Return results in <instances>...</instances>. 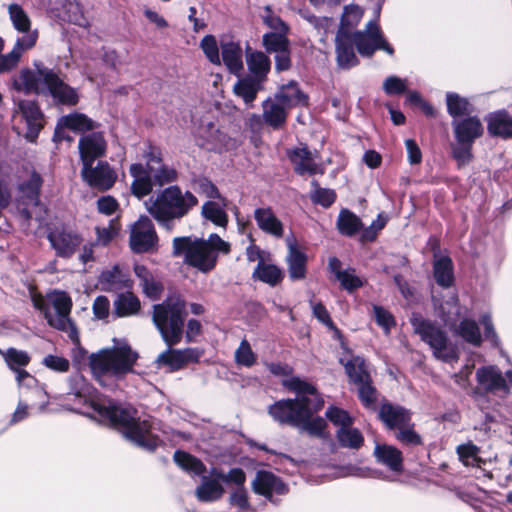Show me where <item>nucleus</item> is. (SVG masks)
<instances>
[{
    "label": "nucleus",
    "instance_id": "bf43d9fd",
    "mask_svg": "<svg viewBox=\"0 0 512 512\" xmlns=\"http://www.w3.org/2000/svg\"><path fill=\"white\" fill-rule=\"evenodd\" d=\"M174 460L181 468L187 471H191L195 474H201L205 470V467L201 461L186 452H175Z\"/></svg>",
    "mask_w": 512,
    "mask_h": 512
},
{
    "label": "nucleus",
    "instance_id": "7c9ffc66",
    "mask_svg": "<svg viewBox=\"0 0 512 512\" xmlns=\"http://www.w3.org/2000/svg\"><path fill=\"white\" fill-rule=\"evenodd\" d=\"M16 380L20 390H31L38 398V401L33 403L40 411H43L48 404V395L44 388L39 385L35 377L30 375L27 371L18 372Z\"/></svg>",
    "mask_w": 512,
    "mask_h": 512
},
{
    "label": "nucleus",
    "instance_id": "423d86ee",
    "mask_svg": "<svg viewBox=\"0 0 512 512\" xmlns=\"http://www.w3.org/2000/svg\"><path fill=\"white\" fill-rule=\"evenodd\" d=\"M33 305L40 310L48 324L58 330L65 331L73 341H78V332L70 319L72 299L63 291L48 293L44 298L34 295Z\"/></svg>",
    "mask_w": 512,
    "mask_h": 512
},
{
    "label": "nucleus",
    "instance_id": "2f4dec72",
    "mask_svg": "<svg viewBox=\"0 0 512 512\" xmlns=\"http://www.w3.org/2000/svg\"><path fill=\"white\" fill-rule=\"evenodd\" d=\"M260 80L251 76H240L233 86V92L236 96L242 98L245 104H252L257 94L262 90Z\"/></svg>",
    "mask_w": 512,
    "mask_h": 512
},
{
    "label": "nucleus",
    "instance_id": "9b49d317",
    "mask_svg": "<svg viewBox=\"0 0 512 512\" xmlns=\"http://www.w3.org/2000/svg\"><path fill=\"white\" fill-rule=\"evenodd\" d=\"M351 38L361 56L370 57L376 50H383L389 55L394 53L375 21L368 22L364 30L355 32Z\"/></svg>",
    "mask_w": 512,
    "mask_h": 512
},
{
    "label": "nucleus",
    "instance_id": "9d476101",
    "mask_svg": "<svg viewBox=\"0 0 512 512\" xmlns=\"http://www.w3.org/2000/svg\"><path fill=\"white\" fill-rule=\"evenodd\" d=\"M158 246V235L151 219L141 215L129 226V247L134 253L154 251Z\"/></svg>",
    "mask_w": 512,
    "mask_h": 512
},
{
    "label": "nucleus",
    "instance_id": "0e129e2a",
    "mask_svg": "<svg viewBox=\"0 0 512 512\" xmlns=\"http://www.w3.org/2000/svg\"><path fill=\"white\" fill-rule=\"evenodd\" d=\"M64 8L60 11L68 21L73 22L79 26H86L87 20L85 19L79 4L75 0H66Z\"/></svg>",
    "mask_w": 512,
    "mask_h": 512
},
{
    "label": "nucleus",
    "instance_id": "de8ad7c7",
    "mask_svg": "<svg viewBox=\"0 0 512 512\" xmlns=\"http://www.w3.org/2000/svg\"><path fill=\"white\" fill-rule=\"evenodd\" d=\"M362 226L361 220L349 210H342L337 219V228L339 232L346 236H353Z\"/></svg>",
    "mask_w": 512,
    "mask_h": 512
},
{
    "label": "nucleus",
    "instance_id": "72a5a7b5",
    "mask_svg": "<svg viewBox=\"0 0 512 512\" xmlns=\"http://www.w3.org/2000/svg\"><path fill=\"white\" fill-rule=\"evenodd\" d=\"M226 207L227 200L225 198L220 199L218 202L209 200L202 205L201 214L214 225L226 228L228 224V215L225 211Z\"/></svg>",
    "mask_w": 512,
    "mask_h": 512
},
{
    "label": "nucleus",
    "instance_id": "f257e3e1",
    "mask_svg": "<svg viewBox=\"0 0 512 512\" xmlns=\"http://www.w3.org/2000/svg\"><path fill=\"white\" fill-rule=\"evenodd\" d=\"M74 380L78 386V390L72 393L78 400L75 411L118 427L125 438L140 447L153 450L159 444L160 439L149 419L137 417L133 408L119 407L111 400L95 399L91 387L82 377Z\"/></svg>",
    "mask_w": 512,
    "mask_h": 512
},
{
    "label": "nucleus",
    "instance_id": "412c9836",
    "mask_svg": "<svg viewBox=\"0 0 512 512\" xmlns=\"http://www.w3.org/2000/svg\"><path fill=\"white\" fill-rule=\"evenodd\" d=\"M48 239L60 257H70L82 243L79 235L68 231H54L49 234Z\"/></svg>",
    "mask_w": 512,
    "mask_h": 512
},
{
    "label": "nucleus",
    "instance_id": "774afa93",
    "mask_svg": "<svg viewBox=\"0 0 512 512\" xmlns=\"http://www.w3.org/2000/svg\"><path fill=\"white\" fill-rule=\"evenodd\" d=\"M326 417L339 428H346L353 424V418L348 412L338 407L328 408Z\"/></svg>",
    "mask_w": 512,
    "mask_h": 512
},
{
    "label": "nucleus",
    "instance_id": "4be33fe9",
    "mask_svg": "<svg viewBox=\"0 0 512 512\" xmlns=\"http://www.w3.org/2000/svg\"><path fill=\"white\" fill-rule=\"evenodd\" d=\"M130 174L133 178L131 191L137 198H143L149 195L153 189V175L150 168H145L142 164H132Z\"/></svg>",
    "mask_w": 512,
    "mask_h": 512
},
{
    "label": "nucleus",
    "instance_id": "3c124183",
    "mask_svg": "<svg viewBox=\"0 0 512 512\" xmlns=\"http://www.w3.org/2000/svg\"><path fill=\"white\" fill-rule=\"evenodd\" d=\"M42 179L39 174L33 172L27 181L20 184L19 189L23 194V197L29 201V204L37 206L39 203L38 195Z\"/></svg>",
    "mask_w": 512,
    "mask_h": 512
},
{
    "label": "nucleus",
    "instance_id": "7ed1b4c3",
    "mask_svg": "<svg viewBox=\"0 0 512 512\" xmlns=\"http://www.w3.org/2000/svg\"><path fill=\"white\" fill-rule=\"evenodd\" d=\"M113 344L112 347L100 349L89 356L91 372L100 383L105 377L121 380L135 372L138 352L124 339L114 338Z\"/></svg>",
    "mask_w": 512,
    "mask_h": 512
},
{
    "label": "nucleus",
    "instance_id": "6e6552de",
    "mask_svg": "<svg viewBox=\"0 0 512 512\" xmlns=\"http://www.w3.org/2000/svg\"><path fill=\"white\" fill-rule=\"evenodd\" d=\"M306 103V95L294 83H290L262 103V116L266 124L278 129L285 124L289 109Z\"/></svg>",
    "mask_w": 512,
    "mask_h": 512
},
{
    "label": "nucleus",
    "instance_id": "6e6d98bb",
    "mask_svg": "<svg viewBox=\"0 0 512 512\" xmlns=\"http://www.w3.org/2000/svg\"><path fill=\"white\" fill-rule=\"evenodd\" d=\"M448 113L453 116H463L470 112V103L467 99L460 97L456 93H447L446 95Z\"/></svg>",
    "mask_w": 512,
    "mask_h": 512
},
{
    "label": "nucleus",
    "instance_id": "79ce46f5",
    "mask_svg": "<svg viewBox=\"0 0 512 512\" xmlns=\"http://www.w3.org/2000/svg\"><path fill=\"white\" fill-rule=\"evenodd\" d=\"M477 379L484 389L489 391L506 389V381L501 372L494 367L478 369Z\"/></svg>",
    "mask_w": 512,
    "mask_h": 512
},
{
    "label": "nucleus",
    "instance_id": "e2e57ef3",
    "mask_svg": "<svg viewBox=\"0 0 512 512\" xmlns=\"http://www.w3.org/2000/svg\"><path fill=\"white\" fill-rule=\"evenodd\" d=\"M459 306L458 299L456 296H451V298L445 302L444 305L441 306V318L445 322V325L450 329L455 328L456 319L452 318L451 315L459 316Z\"/></svg>",
    "mask_w": 512,
    "mask_h": 512
},
{
    "label": "nucleus",
    "instance_id": "09e8293b",
    "mask_svg": "<svg viewBox=\"0 0 512 512\" xmlns=\"http://www.w3.org/2000/svg\"><path fill=\"white\" fill-rule=\"evenodd\" d=\"M434 277L437 283L448 287L453 282L452 261L448 257H441L434 262Z\"/></svg>",
    "mask_w": 512,
    "mask_h": 512
},
{
    "label": "nucleus",
    "instance_id": "c9c22d12",
    "mask_svg": "<svg viewBox=\"0 0 512 512\" xmlns=\"http://www.w3.org/2000/svg\"><path fill=\"white\" fill-rule=\"evenodd\" d=\"M99 284L103 290L117 291L129 287L130 280L127 274L124 273L119 266H114L101 273L99 277Z\"/></svg>",
    "mask_w": 512,
    "mask_h": 512
},
{
    "label": "nucleus",
    "instance_id": "680f3d73",
    "mask_svg": "<svg viewBox=\"0 0 512 512\" xmlns=\"http://www.w3.org/2000/svg\"><path fill=\"white\" fill-rule=\"evenodd\" d=\"M457 452L460 460L466 466H478L480 458L478 457L479 449L472 443H467L458 446Z\"/></svg>",
    "mask_w": 512,
    "mask_h": 512
},
{
    "label": "nucleus",
    "instance_id": "f704fd0d",
    "mask_svg": "<svg viewBox=\"0 0 512 512\" xmlns=\"http://www.w3.org/2000/svg\"><path fill=\"white\" fill-rule=\"evenodd\" d=\"M7 11L13 28L17 32L22 33V36L35 34L36 44L38 39V32L36 30L31 29V20L26 11L16 3L9 4L7 7Z\"/></svg>",
    "mask_w": 512,
    "mask_h": 512
},
{
    "label": "nucleus",
    "instance_id": "ea45409f",
    "mask_svg": "<svg viewBox=\"0 0 512 512\" xmlns=\"http://www.w3.org/2000/svg\"><path fill=\"white\" fill-rule=\"evenodd\" d=\"M253 278L271 286H275L283 279V272L276 265L265 260H260L257 264Z\"/></svg>",
    "mask_w": 512,
    "mask_h": 512
},
{
    "label": "nucleus",
    "instance_id": "f3484780",
    "mask_svg": "<svg viewBox=\"0 0 512 512\" xmlns=\"http://www.w3.org/2000/svg\"><path fill=\"white\" fill-rule=\"evenodd\" d=\"M200 357L201 352L194 348L168 349L158 355L155 364L157 368L167 367L170 371H176L188 363L197 362Z\"/></svg>",
    "mask_w": 512,
    "mask_h": 512
},
{
    "label": "nucleus",
    "instance_id": "c756f323",
    "mask_svg": "<svg viewBox=\"0 0 512 512\" xmlns=\"http://www.w3.org/2000/svg\"><path fill=\"white\" fill-rule=\"evenodd\" d=\"M246 64L251 77L265 82L271 69L270 58L261 51L247 52Z\"/></svg>",
    "mask_w": 512,
    "mask_h": 512
},
{
    "label": "nucleus",
    "instance_id": "a878e982",
    "mask_svg": "<svg viewBox=\"0 0 512 512\" xmlns=\"http://www.w3.org/2000/svg\"><path fill=\"white\" fill-rule=\"evenodd\" d=\"M16 113L19 114L27 124V136L34 138L43 126L42 113L38 106L32 101H20Z\"/></svg>",
    "mask_w": 512,
    "mask_h": 512
},
{
    "label": "nucleus",
    "instance_id": "052dcab7",
    "mask_svg": "<svg viewBox=\"0 0 512 512\" xmlns=\"http://www.w3.org/2000/svg\"><path fill=\"white\" fill-rule=\"evenodd\" d=\"M200 47L208 60L214 65H221L219 46L213 35H206L200 42Z\"/></svg>",
    "mask_w": 512,
    "mask_h": 512
},
{
    "label": "nucleus",
    "instance_id": "8fccbe9b",
    "mask_svg": "<svg viewBox=\"0 0 512 512\" xmlns=\"http://www.w3.org/2000/svg\"><path fill=\"white\" fill-rule=\"evenodd\" d=\"M120 230V222L117 219H112L107 225L95 228L96 239L94 242L97 245L107 246L119 235Z\"/></svg>",
    "mask_w": 512,
    "mask_h": 512
},
{
    "label": "nucleus",
    "instance_id": "5701e85b",
    "mask_svg": "<svg viewBox=\"0 0 512 512\" xmlns=\"http://www.w3.org/2000/svg\"><path fill=\"white\" fill-rule=\"evenodd\" d=\"M254 219L261 231L276 238H281L283 236L284 225L270 207L255 209Z\"/></svg>",
    "mask_w": 512,
    "mask_h": 512
},
{
    "label": "nucleus",
    "instance_id": "864d4df0",
    "mask_svg": "<svg viewBox=\"0 0 512 512\" xmlns=\"http://www.w3.org/2000/svg\"><path fill=\"white\" fill-rule=\"evenodd\" d=\"M287 32H271L263 35V45L268 52L277 53L289 48Z\"/></svg>",
    "mask_w": 512,
    "mask_h": 512
},
{
    "label": "nucleus",
    "instance_id": "dca6fc26",
    "mask_svg": "<svg viewBox=\"0 0 512 512\" xmlns=\"http://www.w3.org/2000/svg\"><path fill=\"white\" fill-rule=\"evenodd\" d=\"M107 143L101 132H92L79 139L78 150L82 165L93 164L106 153Z\"/></svg>",
    "mask_w": 512,
    "mask_h": 512
},
{
    "label": "nucleus",
    "instance_id": "0eeeda50",
    "mask_svg": "<svg viewBox=\"0 0 512 512\" xmlns=\"http://www.w3.org/2000/svg\"><path fill=\"white\" fill-rule=\"evenodd\" d=\"M184 301L179 296H172L163 303L153 307V322L168 346L180 342L183 332Z\"/></svg>",
    "mask_w": 512,
    "mask_h": 512
},
{
    "label": "nucleus",
    "instance_id": "e433bc0d",
    "mask_svg": "<svg viewBox=\"0 0 512 512\" xmlns=\"http://www.w3.org/2000/svg\"><path fill=\"white\" fill-rule=\"evenodd\" d=\"M374 455L378 462L387 466L390 470L395 472L402 471V453L397 448L386 444H377Z\"/></svg>",
    "mask_w": 512,
    "mask_h": 512
},
{
    "label": "nucleus",
    "instance_id": "5fc2aeb1",
    "mask_svg": "<svg viewBox=\"0 0 512 512\" xmlns=\"http://www.w3.org/2000/svg\"><path fill=\"white\" fill-rule=\"evenodd\" d=\"M455 331L465 341L476 346L480 345L481 334L475 321L465 319L460 323L459 327L455 329Z\"/></svg>",
    "mask_w": 512,
    "mask_h": 512
},
{
    "label": "nucleus",
    "instance_id": "4c0bfd02",
    "mask_svg": "<svg viewBox=\"0 0 512 512\" xmlns=\"http://www.w3.org/2000/svg\"><path fill=\"white\" fill-rule=\"evenodd\" d=\"M42 71H50L49 69L43 68L38 69L36 73L31 70L24 69L22 70L15 78L14 85L16 89L22 90L25 92H37L44 93V85L43 81H40V73Z\"/></svg>",
    "mask_w": 512,
    "mask_h": 512
},
{
    "label": "nucleus",
    "instance_id": "ddd939ff",
    "mask_svg": "<svg viewBox=\"0 0 512 512\" xmlns=\"http://www.w3.org/2000/svg\"><path fill=\"white\" fill-rule=\"evenodd\" d=\"M81 177L90 187L105 191L114 185L117 174L107 162H98L96 166L82 165Z\"/></svg>",
    "mask_w": 512,
    "mask_h": 512
},
{
    "label": "nucleus",
    "instance_id": "37998d69",
    "mask_svg": "<svg viewBox=\"0 0 512 512\" xmlns=\"http://www.w3.org/2000/svg\"><path fill=\"white\" fill-rule=\"evenodd\" d=\"M134 270L140 280L144 293L152 299L158 298L161 292V286L155 281L150 271L143 265H135Z\"/></svg>",
    "mask_w": 512,
    "mask_h": 512
},
{
    "label": "nucleus",
    "instance_id": "f03ea898",
    "mask_svg": "<svg viewBox=\"0 0 512 512\" xmlns=\"http://www.w3.org/2000/svg\"><path fill=\"white\" fill-rule=\"evenodd\" d=\"M283 385L291 391L298 393L296 399L280 400L270 406V415L280 423L300 426V423L310 414L319 411L324 401L310 384L299 378H290L283 381Z\"/></svg>",
    "mask_w": 512,
    "mask_h": 512
},
{
    "label": "nucleus",
    "instance_id": "39448f33",
    "mask_svg": "<svg viewBox=\"0 0 512 512\" xmlns=\"http://www.w3.org/2000/svg\"><path fill=\"white\" fill-rule=\"evenodd\" d=\"M172 244L173 255H183L186 264L203 273L214 269L218 253L228 254L231 249L230 244L217 234H210L207 239L176 237Z\"/></svg>",
    "mask_w": 512,
    "mask_h": 512
},
{
    "label": "nucleus",
    "instance_id": "aec40b11",
    "mask_svg": "<svg viewBox=\"0 0 512 512\" xmlns=\"http://www.w3.org/2000/svg\"><path fill=\"white\" fill-rule=\"evenodd\" d=\"M295 171L300 174L313 175L321 173L322 169L317 163L315 154H312L306 147H298L288 153Z\"/></svg>",
    "mask_w": 512,
    "mask_h": 512
},
{
    "label": "nucleus",
    "instance_id": "338daca9",
    "mask_svg": "<svg viewBox=\"0 0 512 512\" xmlns=\"http://www.w3.org/2000/svg\"><path fill=\"white\" fill-rule=\"evenodd\" d=\"M235 361L238 365L251 367L256 362L255 354L253 353L248 341L243 340L235 351Z\"/></svg>",
    "mask_w": 512,
    "mask_h": 512
},
{
    "label": "nucleus",
    "instance_id": "a18cd8bd",
    "mask_svg": "<svg viewBox=\"0 0 512 512\" xmlns=\"http://www.w3.org/2000/svg\"><path fill=\"white\" fill-rule=\"evenodd\" d=\"M140 309V301L131 293L121 294L114 303L115 314L119 317H128L136 314Z\"/></svg>",
    "mask_w": 512,
    "mask_h": 512
},
{
    "label": "nucleus",
    "instance_id": "473e14b6",
    "mask_svg": "<svg viewBox=\"0 0 512 512\" xmlns=\"http://www.w3.org/2000/svg\"><path fill=\"white\" fill-rule=\"evenodd\" d=\"M148 165L150 172H152L154 182L157 185L164 186L177 180L178 173L176 169L162 164V160L159 155L151 153Z\"/></svg>",
    "mask_w": 512,
    "mask_h": 512
},
{
    "label": "nucleus",
    "instance_id": "bb28decb",
    "mask_svg": "<svg viewBox=\"0 0 512 512\" xmlns=\"http://www.w3.org/2000/svg\"><path fill=\"white\" fill-rule=\"evenodd\" d=\"M455 137L460 144H472L483 133V126L476 117L453 122Z\"/></svg>",
    "mask_w": 512,
    "mask_h": 512
},
{
    "label": "nucleus",
    "instance_id": "c03bdc74",
    "mask_svg": "<svg viewBox=\"0 0 512 512\" xmlns=\"http://www.w3.org/2000/svg\"><path fill=\"white\" fill-rule=\"evenodd\" d=\"M342 363L353 384L357 385L370 378L364 359L357 356Z\"/></svg>",
    "mask_w": 512,
    "mask_h": 512
},
{
    "label": "nucleus",
    "instance_id": "69168bd1",
    "mask_svg": "<svg viewBox=\"0 0 512 512\" xmlns=\"http://www.w3.org/2000/svg\"><path fill=\"white\" fill-rule=\"evenodd\" d=\"M312 415H313V413H310L303 420V422L300 423V426H298V427L301 428L302 430H304L305 432H307L310 435L321 437V436L324 435V431H325V428H326V422L321 417H317V418H313L312 419L311 418Z\"/></svg>",
    "mask_w": 512,
    "mask_h": 512
},
{
    "label": "nucleus",
    "instance_id": "6ab92c4d",
    "mask_svg": "<svg viewBox=\"0 0 512 512\" xmlns=\"http://www.w3.org/2000/svg\"><path fill=\"white\" fill-rule=\"evenodd\" d=\"M221 63L226 66L230 73L240 76L244 68L243 51L240 43L233 40L221 41Z\"/></svg>",
    "mask_w": 512,
    "mask_h": 512
},
{
    "label": "nucleus",
    "instance_id": "4d7b16f0",
    "mask_svg": "<svg viewBox=\"0 0 512 512\" xmlns=\"http://www.w3.org/2000/svg\"><path fill=\"white\" fill-rule=\"evenodd\" d=\"M337 437L339 442L349 448H359L363 444V437L359 430L346 427V428H339L337 431Z\"/></svg>",
    "mask_w": 512,
    "mask_h": 512
},
{
    "label": "nucleus",
    "instance_id": "b1692460",
    "mask_svg": "<svg viewBox=\"0 0 512 512\" xmlns=\"http://www.w3.org/2000/svg\"><path fill=\"white\" fill-rule=\"evenodd\" d=\"M287 247L286 263L289 277L292 281L303 280L306 277L307 255L298 249L294 241L288 240Z\"/></svg>",
    "mask_w": 512,
    "mask_h": 512
},
{
    "label": "nucleus",
    "instance_id": "20e7f679",
    "mask_svg": "<svg viewBox=\"0 0 512 512\" xmlns=\"http://www.w3.org/2000/svg\"><path fill=\"white\" fill-rule=\"evenodd\" d=\"M197 204L198 199L191 191L171 185L146 200L144 206L160 226L171 230L172 221L185 217Z\"/></svg>",
    "mask_w": 512,
    "mask_h": 512
},
{
    "label": "nucleus",
    "instance_id": "cd10ccee",
    "mask_svg": "<svg viewBox=\"0 0 512 512\" xmlns=\"http://www.w3.org/2000/svg\"><path fill=\"white\" fill-rule=\"evenodd\" d=\"M379 417L383 423L390 429H399L411 420L410 412L397 405L384 403L379 411Z\"/></svg>",
    "mask_w": 512,
    "mask_h": 512
},
{
    "label": "nucleus",
    "instance_id": "f8f14e48",
    "mask_svg": "<svg viewBox=\"0 0 512 512\" xmlns=\"http://www.w3.org/2000/svg\"><path fill=\"white\" fill-rule=\"evenodd\" d=\"M40 81H43L44 93L48 92L53 99L63 105H76L79 97L76 90L64 83L52 70L42 71Z\"/></svg>",
    "mask_w": 512,
    "mask_h": 512
},
{
    "label": "nucleus",
    "instance_id": "a19ab883",
    "mask_svg": "<svg viewBox=\"0 0 512 512\" xmlns=\"http://www.w3.org/2000/svg\"><path fill=\"white\" fill-rule=\"evenodd\" d=\"M225 490L217 479L204 478L201 485L195 490L197 499L201 502H214L219 500Z\"/></svg>",
    "mask_w": 512,
    "mask_h": 512
},
{
    "label": "nucleus",
    "instance_id": "a211bd4d",
    "mask_svg": "<svg viewBox=\"0 0 512 512\" xmlns=\"http://www.w3.org/2000/svg\"><path fill=\"white\" fill-rule=\"evenodd\" d=\"M35 46V34L18 37L11 51L0 53V73L13 71L20 63L22 55Z\"/></svg>",
    "mask_w": 512,
    "mask_h": 512
},
{
    "label": "nucleus",
    "instance_id": "58836bf2",
    "mask_svg": "<svg viewBox=\"0 0 512 512\" xmlns=\"http://www.w3.org/2000/svg\"><path fill=\"white\" fill-rule=\"evenodd\" d=\"M488 132L494 136L512 137V117L506 112H496L488 119Z\"/></svg>",
    "mask_w": 512,
    "mask_h": 512
},
{
    "label": "nucleus",
    "instance_id": "4468645a",
    "mask_svg": "<svg viewBox=\"0 0 512 512\" xmlns=\"http://www.w3.org/2000/svg\"><path fill=\"white\" fill-rule=\"evenodd\" d=\"M97 127L96 122L82 113H71L60 117L55 128V140H68L71 138L65 134V129H70L76 133H84L94 130Z\"/></svg>",
    "mask_w": 512,
    "mask_h": 512
},
{
    "label": "nucleus",
    "instance_id": "49530a36",
    "mask_svg": "<svg viewBox=\"0 0 512 512\" xmlns=\"http://www.w3.org/2000/svg\"><path fill=\"white\" fill-rule=\"evenodd\" d=\"M0 353L4 358L7 366L16 374H18V372L24 371L21 368L27 366L30 362L29 354L23 350L8 348L5 351H0Z\"/></svg>",
    "mask_w": 512,
    "mask_h": 512
},
{
    "label": "nucleus",
    "instance_id": "603ef678",
    "mask_svg": "<svg viewBox=\"0 0 512 512\" xmlns=\"http://www.w3.org/2000/svg\"><path fill=\"white\" fill-rule=\"evenodd\" d=\"M363 16L362 10L358 6H346L342 15L341 25L338 33L349 34V30L356 27Z\"/></svg>",
    "mask_w": 512,
    "mask_h": 512
},
{
    "label": "nucleus",
    "instance_id": "2eb2a0df",
    "mask_svg": "<svg viewBox=\"0 0 512 512\" xmlns=\"http://www.w3.org/2000/svg\"><path fill=\"white\" fill-rule=\"evenodd\" d=\"M195 138L199 146L212 151H221L229 140L228 136L211 121H204L196 128Z\"/></svg>",
    "mask_w": 512,
    "mask_h": 512
},
{
    "label": "nucleus",
    "instance_id": "13d9d810",
    "mask_svg": "<svg viewBox=\"0 0 512 512\" xmlns=\"http://www.w3.org/2000/svg\"><path fill=\"white\" fill-rule=\"evenodd\" d=\"M358 397L362 404L369 409H374L377 400V392L372 385L371 378L356 385Z\"/></svg>",
    "mask_w": 512,
    "mask_h": 512
},
{
    "label": "nucleus",
    "instance_id": "c85d7f7f",
    "mask_svg": "<svg viewBox=\"0 0 512 512\" xmlns=\"http://www.w3.org/2000/svg\"><path fill=\"white\" fill-rule=\"evenodd\" d=\"M336 53L338 65L342 68H350L358 63L352 43L351 35L338 33L336 36Z\"/></svg>",
    "mask_w": 512,
    "mask_h": 512
},
{
    "label": "nucleus",
    "instance_id": "393cba45",
    "mask_svg": "<svg viewBox=\"0 0 512 512\" xmlns=\"http://www.w3.org/2000/svg\"><path fill=\"white\" fill-rule=\"evenodd\" d=\"M253 491L265 497H271L273 493L282 494L286 491L285 485L273 473L259 471L252 482Z\"/></svg>",
    "mask_w": 512,
    "mask_h": 512
},
{
    "label": "nucleus",
    "instance_id": "1a4fd4ad",
    "mask_svg": "<svg viewBox=\"0 0 512 512\" xmlns=\"http://www.w3.org/2000/svg\"><path fill=\"white\" fill-rule=\"evenodd\" d=\"M411 324L414 331L432 348L436 358L446 362L458 358L456 348L447 342L445 334L431 322L414 315Z\"/></svg>",
    "mask_w": 512,
    "mask_h": 512
}]
</instances>
